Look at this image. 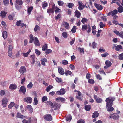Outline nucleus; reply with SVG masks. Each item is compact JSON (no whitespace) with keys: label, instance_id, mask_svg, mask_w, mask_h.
I'll return each mask as SVG.
<instances>
[{"label":"nucleus","instance_id":"60","mask_svg":"<svg viewBox=\"0 0 123 123\" xmlns=\"http://www.w3.org/2000/svg\"><path fill=\"white\" fill-rule=\"evenodd\" d=\"M61 17V14H59L57 15L55 17V18L56 20H57L60 18Z\"/></svg>","mask_w":123,"mask_h":123},{"label":"nucleus","instance_id":"52","mask_svg":"<svg viewBox=\"0 0 123 123\" xmlns=\"http://www.w3.org/2000/svg\"><path fill=\"white\" fill-rule=\"evenodd\" d=\"M88 21V19L86 18H83L81 20V22L83 24H84L85 23H87Z\"/></svg>","mask_w":123,"mask_h":123},{"label":"nucleus","instance_id":"8","mask_svg":"<svg viewBox=\"0 0 123 123\" xmlns=\"http://www.w3.org/2000/svg\"><path fill=\"white\" fill-rule=\"evenodd\" d=\"M94 98L96 102L98 103H101L102 101V99L99 97H98L96 95H94Z\"/></svg>","mask_w":123,"mask_h":123},{"label":"nucleus","instance_id":"27","mask_svg":"<svg viewBox=\"0 0 123 123\" xmlns=\"http://www.w3.org/2000/svg\"><path fill=\"white\" fill-rule=\"evenodd\" d=\"M30 38V40L29 41V43H32L34 41V37L33 35L31 34H30L29 36Z\"/></svg>","mask_w":123,"mask_h":123},{"label":"nucleus","instance_id":"40","mask_svg":"<svg viewBox=\"0 0 123 123\" xmlns=\"http://www.w3.org/2000/svg\"><path fill=\"white\" fill-rule=\"evenodd\" d=\"M31 57V60L32 61V64H34L35 61V57L34 55H31L30 56Z\"/></svg>","mask_w":123,"mask_h":123},{"label":"nucleus","instance_id":"36","mask_svg":"<svg viewBox=\"0 0 123 123\" xmlns=\"http://www.w3.org/2000/svg\"><path fill=\"white\" fill-rule=\"evenodd\" d=\"M105 64L106 66L108 67H110L112 65V63L110 62L108 60L106 61L105 62Z\"/></svg>","mask_w":123,"mask_h":123},{"label":"nucleus","instance_id":"57","mask_svg":"<svg viewBox=\"0 0 123 123\" xmlns=\"http://www.w3.org/2000/svg\"><path fill=\"white\" fill-rule=\"evenodd\" d=\"M60 91H61L62 95H64L66 91L63 88L61 89L60 90Z\"/></svg>","mask_w":123,"mask_h":123},{"label":"nucleus","instance_id":"51","mask_svg":"<svg viewBox=\"0 0 123 123\" xmlns=\"http://www.w3.org/2000/svg\"><path fill=\"white\" fill-rule=\"evenodd\" d=\"M14 15H9L8 16V18L9 20H12L13 19Z\"/></svg>","mask_w":123,"mask_h":123},{"label":"nucleus","instance_id":"53","mask_svg":"<svg viewBox=\"0 0 123 123\" xmlns=\"http://www.w3.org/2000/svg\"><path fill=\"white\" fill-rule=\"evenodd\" d=\"M76 27L75 26H74L71 29L72 32L73 33H75L76 31Z\"/></svg>","mask_w":123,"mask_h":123},{"label":"nucleus","instance_id":"64","mask_svg":"<svg viewBox=\"0 0 123 123\" xmlns=\"http://www.w3.org/2000/svg\"><path fill=\"white\" fill-rule=\"evenodd\" d=\"M1 23L2 26H3L4 28H6V22L4 21H2Z\"/></svg>","mask_w":123,"mask_h":123},{"label":"nucleus","instance_id":"29","mask_svg":"<svg viewBox=\"0 0 123 123\" xmlns=\"http://www.w3.org/2000/svg\"><path fill=\"white\" fill-rule=\"evenodd\" d=\"M55 79L56 81L58 83H61L62 81V79L61 78H59L57 77H56Z\"/></svg>","mask_w":123,"mask_h":123},{"label":"nucleus","instance_id":"49","mask_svg":"<svg viewBox=\"0 0 123 123\" xmlns=\"http://www.w3.org/2000/svg\"><path fill=\"white\" fill-rule=\"evenodd\" d=\"M62 35L63 37L64 38H67L68 37V34L66 32H63Z\"/></svg>","mask_w":123,"mask_h":123},{"label":"nucleus","instance_id":"45","mask_svg":"<svg viewBox=\"0 0 123 123\" xmlns=\"http://www.w3.org/2000/svg\"><path fill=\"white\" fill-rule=\"evenodd\" d=\"M84 49L83 48H81L80 47L78 48V50L80 51V53L84 54Z\"/></svg>","mask_w":123,"mask_h":123},{"label":"nucleus","instance_id":"31","mask_svg":"<svg viewBox=\"0 0 123 123\" xmlns=\"http://www.w3.org/2000/svg\"><path fill=\"white\" fill-rule=\"evenodd\" d=\"M48 45L47 44H45L42 47V50L43 51H45L47 49Z\"/></svg>","mask_w":123,"mask_h":123},{"label":"nucleus","instance_id":"35","mask_svg":"<svg viewBox=\"0 0 123 123\" xmlns=\"http://www.w3.org/2000/svg\"><path fill=\"white\" fill-rule=\"evenodd\" d=\"M16 117L17 118L21 119H23L24 117L22 115L20 112L17 113Z\"/></svg>","mask_w":123,"mask_h":123},{"label":"nucleus","instance_id":"18","mask_svg":"<svg viewBox=\"0 0 123 123\" xmlns=\"http://www.w3.org/2000/svg\"><path fill=\"white\" fill-rule=\"evenodd\" d=\"M99 116V113L97 111H95L94 113H93L92 115V117L94 118L97 117Z\"/></svg>","mask_w":123,"mask_h":123},{"label":"nucleus","instance_id":"61","mask_svg":"<svg viewBox=\"0 0 123 123\" xmlns=\"http://www.w3.org/2000/svg\"><path fill=\"white\" fill-rule=\"evenodd\" d=\"M52 52V50L51 49H47L45 52V53H46V54H48L49 53H51Z\"/></svg>","mask_w":123,"mask_h":123},{"label":"nucleus","instance_id":"26","mask_svg":"<svg viewBox=\"0 0 123 123\" xmlns=\"http://www.w3.org/2000/svg\"><path fill=\"white\" fill-rule=\"evenodd\" d=\"M112 118L115 120H117L119 117V116L117 114H114L112 115Z\"/></svg>","mask_w":123,"mask_h":123},{"label":"nucleus","instance_id":"62","mask_svg":"<svg viewBox=\"0 0 123 123\" xmlns=\"http://www.w3.org/2000/svg\"><path fill=\"white\" fill-rule=\"evenodd\" d=\"M69 67L71 70H73L75 69V67L74 65L72 64H70L69 66Z\"/></svg>","mask_w":123,"mask_h":123},{"label":"nucleus","instance_id":"28","mask_svg":"<svg viewBox=\"0 0 123 123\" xmlns=\"http://www.w3.org/2000/svg\"><path fill=\"white\" fill-rule=\"evenodd\" d=\"M122 49V47L121 45H118L115 47V50L116 51H118L120 49Z\"/></svg>","mask_w":123,"mask_h":123},{"label":"nucleus","instance_id":"9","mask_svg":"<svg viewBox=\"0 0 123 123\" xmlns=\"http://www.w3.org/2000/svg\"><path fill=\"white\" fill-rule=\"evenodd\" d=\"M23 100L25 102L30 103L32 101V98L30 97H26L24 98Z\"/></svg>","mask_w":123,"mask_h":123},{"label":"nucleus","instance_id":"10","mask_svg":"<svg viewBox=\"0 0 123 123\" xmlns=\"http://www.w3.org/2000/svg\"><path fill=\"white\" fill-rule=\"evenodd\" d=\"M17 88V85L15 83L11 84L9 86V88L11 90H14L16 89Z\"/></svg>","mask_w":123,"mask_h":123},{"label":"nucleus","instance_id":"16","mask_svg":"<svg viewBox=\"0 0 123 123\" xmlns=\"http://www.w3.org/2000/svg\"><path fill=\"white\" fill-rule=\"evenodd\" d=\"M74 13L75 16L77 18H79L80 17L81 13L79 11L77 10L75 11Z\"/></svg>","mask_w":123,"mask_h":123},{"label":"nucleus","instance_id":"46","mask_svg":"<svg viewBox=\"0 0 123 123\" xmlns=\"http://www.w3.org/2000/svg\"><path fill=\"white\" fill-rule=\"evenodd\" d=\"M48 98L46 96H44L42 98V102H44L47 100Z\"/></svg>","mask_w":123,"mask_h":123},{"label":"nucleus","instance_id":"54","mask_svg":"<svg viewBox=\"0 0 123 123\" xmlns=\"http://www.w3.org/2000/svg\"><path fill=\"white\" fill-rule=\"evenodd\" d=\"M62 63L63 64L66 65L68 64V62L67 60H64L62 61Z\"/></svg>","mask_w":123,"mask_h":123},{"label":"nucleus","instance_id":"19","mask_svg":"<svg viewBox=\"0 0 123 123\" xmlns=\"http://www.w3.org/2000/svg\"><path fill=\"white\" fill-rule=\"evenodd\" d=\"M2 36L4 39H5L7 38V32L6 31H3L2 32Z\"/></svg>","mask_w":123,"mask_h":123},{"label":"nucleus","instance_id":"56","mask_svg":"<svg viewBox=\"0 0 123 123\" xmlns=\"http://www.w3.org/2000/svg\"><path fill=\"white\" fill-rule=\"evenodd\" d=\"M74 6V4L72 3H68V6L70 8H72Z\"/></svg>","mask_w":123,"mask_h":123},{"label":"nucleus","instance_id":"21","mask_svg":"<svg viewBox=\"0 0 123 123\" xmlns=\"http://www.w3.org/2000/svg\"><path fill=\"white\" fill-rule=\"evenodd\" d=\"M63 25L65 27V28L67 29H68L69 27V23L65 22H63L62 23Z\"/></svg>","mask_w":123,"mask_h":123},{"label":"nucleus","instance_id":"48","mask_svg":"<svg viewBox=\"0 0 123 123\" xmlns=\"http://www.w3.org/2000/svg\"><path fill=\"white\" fill-rule=\"evenodd\" d=\"M33 84L31 82H30L29 84L27 86V87L29 89H31L32 88Z\"/></svg>","mask_w":123,"mask_h":123},{"label":"nucleus","instance_id":"63","mask_svg":"<svg viewBox=\"0 0 123 123\" xmlns=\"http://www.w3.org/2000/svg\"><path fill=\"white\" fill-rule=\"evenodd\" d=\"M108 55L109 54L107 52H105L101 56L102 57H105Z\"/></svg>","mask_w":123,"mask_h":123},{"label":"nucleus","instance_id":"14","mask_svg":"<svg viewBox=\"0 0 123 123\" xmlns=\"http://www.w3.org/2000/svg\"><path fill=\"white\" fill-rule=\"evenodd\" d=\"M34 43L35 45L36 46H39L40 45V44L38 39L37 37H35L34 41Z\"/></svg>","mask_w":123,"mask_h":123},{"label":"nucleus","instance_id":"58","mask_svg":"<svg viewBox=\"0 0 123 123\" xmlns=\"http://www.w3.org/2000/svg\"><path fill=\"white\" fill-rule=\"evenodd\" d=\"M119 59L120 60H122L123 59V53H122L120 54L118 56Z\"/></svg>","mask_w":123,"mask_h":123},{"label":"nucleus","instance_id":"5","mask_svg":"<svg viewBox=\"0 0 123 123\" xmlns=\"http://www.w3.org/2000/svg\"><path fill=\"white\" fill-rule=\"evenodd\" d=\"M8 101L7 99L6 98H4L2 101V105L4 107H5L7 105V104Z\"/></svg>","mask_w":123,"mask_h":123},{"label":"nucleus","instance_id":"4","mask_svg":"<svg viewBox=\"0 0 123 123\" xmlns=\"http://www.w3.org/2000/svg\"><path fill=\"white\" fill-rule=\"evenodd\" d=\"M43 118L46 121H50L52 120V118L51 114H47L44 116Z\"/></svg>","mask_w":123,"mask_h":123},{"label":"nucleus","instance_id":"12","mask_svg":"<svg viewBox=\"0 0 123 123\" xmlns=\"http://www.w3.org/2000/svg\"><path fill=\"white\" fill-rule=\"evenodd\" d=\"M94 5L98 10H101L103 9V8L102 6L99 4L95 3Z\"/></svg>","mask_w":123,"mask_h":123},{"label":"nucleus","instance_id":"55","mask_svg":"<svg viewBox=\"0 0 123 123\" xmlns=\"http://www.w3.org/2000/svg\"><path fill=\"white\" fill-rule=\"evenodd\" d=\"M38 103V101L37 98L36 97H35L34 99V104L35 105H36Z\"/></svg>","mask_w":123,"mask_h":123},{"label":"nucleus","instance_id":"34","mask_svg":"<svg viewBox=\"0 0 123 123\" xmlns=\"http://www.w3.org/2000/svg\"><path fill=\"white\" fill-rule=\"evenodd\" d=\"M31 50L29 49V50L26 53H23L22 54L25 57H27L29 53L31 52Z\"/></svg>","mask_w":123,"mask_h":123},{"label":"nucleus","instance_id":"38","mask_svg":"<svg viewBox=\"0 0 123 123\" xmlns=\"http://www.w3.org/2000/svg\"><path fill=\"white\" fill-rule=\"evenodd\" d=\"M16 4L19 5H21L23 4L22 0H16Z\"/></svg>","mask_w":123,"mask_h":123},{"label":"nucleus","instance_id":"1","mask_svg":"<svg viewBox=\"0 0 123 123\" xmlns=\"http://www.w3.org/2000/svg\"><path fill=\"white\" fill-rule=\"evenodd\" d=\"M115 99V98L113 97H110L107 98L105 100L106 104L107 105L111 104V105H113V102Z\"/></svg>","mask_w":123,"mask_h":123},{"label":"nucleus","instance_id":"3","mask_svg":"<svg viewBox=\"0 0 123 123\" xmlns=\"http://www.w3.org/2000/svg\"><path fill=\"white\" fill-rule=\"evenodd\" d=\"M53 105L51 108H53L54 110H56L59 109L61 105L60 104L56 102H53Z\"/></svg>","mask_w":123,"mask_h":123},{"label":"nucleus","instance_id":"17","mask_svg":"<svg viewBox=\"0 0 123 123\" xmlns=\"http://www.w3.org/2000/svg\"><path fill=\"white\" fill-rule=\"evenodd\" d=\"M54 10L52 8H48L47 9V12L49 14H53L54 13Z\"/></svg>","mask_w":123,"mask_h":123},{"label":"nucleus","instance_id":"11","mask_svg":"<svg viewBox=\"0 0 123 123\" xmlns=\"http://www.w3.org/2000/svg\"><path fill=\"white\" fill-rule=\"evenodd\" d=\"M58 72L61 75H63L65 73V72L63 68L61 67H59L58 68Z\"/></svg>","mask_w":123,"mask_h":123},{"label":"nucleus","instance_id":"15","mask_svg":"<svg viewBox=\"0 0 123 123\" xmlns=\"http://www.w3.org/2000/svg\"><path fill=\"white\" fill-rule=\"evenodd\" d=\"M26 91V88L24 86H21L19 90V91L22 92L23 94H25V93Z\"/></svg>","mask_w":123,"mask_h":123},{"label":"nucleus","instance_id":"22","mask_svg":"<svg viewBox=\"0 0 123 123\" xmlns=\"http://www.w3.org/2000/svg\"><path fill=\"white\" fill-rule=\"evenodd\" d=\"M47 59L45 58H43L41 60V63L42 65L43 66L45 65V62H47Z\"/></svg>","mask_w":123,"mask_h":123},{"label":"nucleus","instance_id":"42","mask_svg":"<svg viewBox=\"0 0 123 123\" xmlns=\"http://www.w3.org/2000/svg\"><path fill=\"white\" fill-rule=\"evenodd\" d=\"M40 27L37 25H36L34 29V31L35 32H36L37 31V30H39L40 29Z\"/></svg>","mask_w":123,"mask_h":123},{"label":"nucleus","instance_id":"33","mask_svg":"<svg viewBox=\"0 0 123 123\" xmlns=\"http://www.w3.org/2000/svg\"><path fill=\"white\" fill-rule=\"evenodd\" d=\"M31 117H30L29 118L28 120H27L25 119L23 120L22 121V122L23 123H31Z\"/></svg>","mask_w":123,"mask_h":123},{"label":"nucleus","instance_id":"59","mask_svg":"<svg viewBox=\"0 0 123 123\" xmlns=\"http://www.w3.org/2000/svg\"><path fill=\"white\" fill-rule=\"evenodd\" d=\"M118 10L119 13H121L123 12V7H118Z\"/></svg>","mask_w":123,"mask_h":123},{"label":"nucleus","instance_id":"30","mask_svg":"<svg viewBox=\"0 0 123 123\" xmlns=\"http://www.w3.org/2000/svg\"><path fill=\"white\" fill-rule=\"evenodd\" d=\"M48 4L46 1H44L42 3V7L43 9H45V7L47 6Z\"/></svg>","mask_w":123,"mask_h":123},{"label":"nucleus","instance_id":"39","mask_svg":"<svg viewBox=\"0 0 123 123\" xmlns=\"http://www.w3.org/2000/svg\"><path fill=\"white\" fill-rule=\"evenodd\" d=\"M15 105V103L14 102H11L8 106V108L9 109H11Z\"/></svg>","mask_w":123,"mask_h":123},{"label":"nucleus","instance_id":"41","mask_svg":"<svg viewBox=\"0 0 123 123\" xmlns=\"http://www.w3.org/2000/svg\"><path fill=\"white\" fill-rule=\"evenodd\" d=\"M33 9L32 6L28 8L27 10V12L29 15H30L31 14V11H32Z\"/></svg>","mask_w":123,"mask_h":123},{"label":"nucleus","instance_id":"20","mask_svg":"<svg viewBox=\"0 0 123 123\" xmlns=\"http://www.w3.org/2000/svg\"><path fill=\"white\" fill-rule=\"evenodd\" d=\"M7 13L4 11H2L0 13V16L2 18H4L6 17Z\"/></svg>","mask_w":123,"mask_h":123},{"label":"nucleus","instance_id":"6","mask_svg":"<svg viewBox=\"0 0 123 123\" xmlns=\"http://www.w3.org/2000/svg\"><path fill=\"white\" fill-rule=\"evenodd\" d=\"M118 12L117 11L116 9H115L113 11H111L109 12L107 14V16H109L111 15L112 16H113L115 15Z\"/></svg>","mask_w":123,"mask_h":123},{"label":"nucleus","instance_id":"37","mask_svg":"<svg viewBox=\"0 0 123 123\" xmlns=\"http://www.w3.org/2000/svg\"><path fill=\"white\" fill-rule=\"evenodd\" d=\"M53 88V86L51 85L49 86L46 89V91L47 92H49V91L51 89H52Z\"/></svg>","mask_w":123,"mask_h":123},{"label":"nucleus","instance_id":"25","mask_svg":"<svg viewBox=\"0 0 123 123\" xmlns=\"http://www.w3.org/2000/svg\"><path fill=\"white\" fill-rule=\"evenodd\" d=\"M55 100L56 101L57 100H60L61 102H64L65 101V99L64 98L61 97H58Z\"/></svg>","mask_w":123,"mask_h":123},{"label":"nucleus","instance_id":"43","mask_svg":"<svg viewBox=\"0 0 123 123\" xmlns=\"http://www.w3.org/2000/svg\"><path fill=\"white\" fill-rule=\"evenodd\" d=\"M72 118V117L71 115L70 114L68 115L66 118V120L67 121H68L70 120Z\"/></svg>","mask_w":123,"mask_h":123},{"label":"nucleus","instance_id":"2","mask_svg":"<svg viewBox=\"0 0 123 123\" xmlns=\"http://www.w3.org/2000/svg\"><path fill=\"white\" fill-rule=\"evenodd\" d=\"M82 30L83 31L86 30L87 32L88 33H89L91 31V27L89 25L87 26V25L85 24L82 25Z\"/></svg>","mask_w":123,"mask_h":123},{"label":"nucleus","instance_id":"13","mask_svg":"<svg viewBox=\"0 0 123 123\" xmlns=\"http://www.w3.org/2000/svg\"><path fill=\"white\" fill-rule=\"evenodd\" d=\"M26 68L25 66H21L19 69V72L22 74H23L26 72Z\"/></svg>","mask_w":123,"mask_h":123},{"label":"nucleus","instance_id":"7","mask_svg":"<svg viewBox=\"0 0 123 123\" xmlns=\"http://www.w3.org/2000/svg\"><path fill=\"white\" fill-rule=\"evenodd\" d=\"M111 105V104L107 105V104H106V106L107 108V111H108L111 112L112 111L114 110V109L112 106V105Z\"/></svg>","mask_w":123,"mask_h":123},{"label":"nucleus","instance_id":"44","mask_svg":"<svg viewBox=\"0 0 123 123\" xmlns=\"http://www.w3.org/2000/svg\"><path fill=\"white\" fill-rule=\"evenodd\" d=\"M3 2L4 5L7 6L9 3V1L8 0H3Z\"/></svg>","mask_w":123,"mask_h":123},{"label":"nucleus","instance_id":"24","mask_svg":"<svg viewBox=\"0 0 123 123\" xmlns=\"http://www.w3.org/2000/svg\"><path fill=\"white\" fill-rule=\"evenodd\" d=\"M91 106L90 105H86L84 106V108L86 111H89L91 109Z\"/></svg>","mask_w":123,"mask_h":123},{"label":"nucleus","instance_id":"47","mask_svg":"<svg viewBox=\"0 0 123 123\" xmlns=\"http://www.w3.org/2000/svg\"><path fill=\"white\" fill-rule=\"evenodd\" d=\"M65 75L66 76H67L68 74L71 75L72 74V73L71 71L68 70L65 72Z\"/></svg>","mask_w":123,"mask_h":123},{"label":"nucleus","instance_id":"23","mask_svg":"<svg viewBox=\"0 0 123 123\" xmlns=\"http://www.w3.org/2000/svg\"><path fill=\"white\" fill-rule=\"evenodd\" d=\"M27 107L28 109L30 111V113H32L33 111V109L32 108L31 106L30 105H28L27 106Z\"/></svg>","mask_w":123,"mask_h":123},{"label":"nucleus","instance_id":"50","mask_svg":"<svg viewBox=\"0 0 123 123\" xmlns=\"http://www.w3.org/2000/svg\"><path fill=\"white\" fill-rule=\"evenodd\" d=\"M84 4H82L81 5H80L78 7V8L80 10H82L85 7Z\"/></svg>","mask_w":123,"mask_h":123},{"label":"nucleus","instance_id":"32","mask_svg":"<svg viewBox=\"0 0 123 123\" xmlns=\"http://www.w3.org/2000/svg\"><path fill=\"white\" fill-rule=\"evenodd\" d=\"M53 103L51 101H48L46 102V104L48 105L49 106H51V107H52V105H53Z\"/></svg>","mask_w":123,"mask_h":123}]
</instances>
